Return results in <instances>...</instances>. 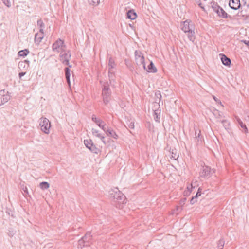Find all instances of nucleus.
Instances as JSON below:
<instances>
[{"label": "nucleus", "mask_w": 249, "mask_h": 249, "mask_svg": "<svg viewBox=\"0 0 249 249\" xmlns=\"http://www.w3.org/2000/svg\"><path fill=\"white\" fill-rule=\"evenodd\" d=\"M108 196L119 204H124L125 201V196L117 188H111L108 191Z\"/></svg>", "instance_id": "obj_1"}, {"label": "nucleus", "mask_w": 249, "mask_h": 249, "mask_svg": "<svg viewBox=\"0 0 249 249\" xmlns=\"http://www.w3.org/2000/svg\"><path fill=\"white\" fill-rule=\"evenodd\" d=\"M111 91L108 83H105L102 88L103 100L105 105H107L110 100Z\"/></svg>", "instance_id": "obj_2"}, {"label": "nucleus", "mask_w": 249, "mask_h": 249, "mask_svg": "<svg viewBox=\"0 0 249 249\" xmlns=\"http://www.w3.org/2000/svg\"><path fill=\"white\" fill-rule=\"evenodd\" d=\"M66 49H67L66 45L64 41L60 39L56 40L52 45L53 51L57 53H60Z\"/></svg>", "instance_id": "obj_3"}, {"label": "nucleus", "mask_w": 249, "mask_h": 249, "mask_svg": "<svg viewBox=\"0 0 249 249\" xmlns=\"http://www.w3.org/2000/svg\"><path fill=\"white\" fill-rule=\"evenodd\" d=\"M71 57L70 51L66 49L59 54L60 61L64 65L71 67V65H70L69 61Z\"/></svg>", "instance_id": "obj_4"}, {"label": "nucleus", "mask_w": 249, "mask_h": 249, "mask_svg": "<svg viewBox=\"0 0 249 249\" xmlns=\"http://www.w3.org/2000/svg\"><path fill=\"white\" fill-rule=\"evenodd\" d=\"M39 125L41 130L45 134H48L50 133L51 123L50 121L46 118L41 117L39 119Z\"/></svg>", "instance_id": "obj_5"}, {"label": "nucleus", "mask_w": 249, "mask_h": 249, "mask_svg": "<svg viewBox=\"0 0 249 249\" xmlns=\"http://www.w3.org/2000/svg\"><path fill=\"white\" fill-rule=\"evenodd\" d=\"M135 61L138 66H142L144 70H146L145 59L142 53L139 51L135 52Z\"/></svg>", "instance_id": "obj_6"}, {"label": "nucleus", "mask_w": 249, "mask_h": 249, "mask_svg": "<svg viewBox=\"0 0 249 249\" xmlns=\"http://www.w3.org/2000/svg\"><path fill=\"white\" fill-rule=\"evenodd\" d=\"M116 67V64L114 60L110 57L108 59V76L109 80L111 82V80H113L114 77V71L113 69Z\"/></svg>", "instance_id": "obj_7"}, {"label": "nucleus", "mask_w": 249, "mask_h": 249, "mask_svg": "<svg viewBox=\"0 0 249 249\" xmlns=\"http://www.w3.org/2000/svg\"><path fill=\"white\" fill-rule=\"evenodd\" d=\"M215 172V170L213 169H211V167L209 166H203L202 168V171L200 173V176L202 177H204L205 178H210L214 173Z\"/></svg>", "instance_id": "obj_8"}, {"label": "nucleus", "mask_w": 249, "mask_h": 249, "mask_svg": "<svg viewBox=\"0 0 249 249\" xmlns=\"http://www.w3.org/2000/svg\"><path fill=\"white\" fill-rule=\"evenodd\" d=\"M10 99V96L8 91L5 90L0 91V106L7 103Z\"/></svg>", "instance_id": "obj_9"}, {"label": "nucleus", "mask_w": 249, "mask_h": 249, "mask_svg": "<svg viewBox=\"0 0 249 249\" xmlns=\"http://www.w3.org/2000/svg\"><path fill=\"white\" fill-rule=\"evenodd\" d=\"M84 143L87 148L89 149L92 152L98 154L99 149L94 145L91 140H85Z\"/></svg>", "instance_id": "obj_10"}, {"label": "nucleus", "mask_w": 249, "mask_h": 249, "mask_svg": "<svg viewBox=\"0 0 249 249\" xmlns=\"http://www.w3.org/2000/svg\"><path fill=\"white\" fill-rule=\"evenodd\" d=\"M191 22L189 20H186L183 22L181 29L184 32L187 33V32L190 31L193 29V25L192 24H190Z\"/></svg>", "instance_id": "obj_11"}, {"label": "nucleus", "mask_w": 249, "mask_h": 249, "mask_svg": "<svg viewBox=\"0 0 249 249\" xmlns=\"http://www.w3.org/2000/svg\"><path fill=\"white\" fill-rule=\"evenodd\" d=\"M229 5L231 8L233 10H238L241 6L240 0H230Z\"/></svg>", "instance_id": "obj_12"}, {"label": "nucleus", "mask_w": 249, "mask_h": 249, "mask_svg": "<svg viewBox=\"0 0 249 249\" xmlns=\"http://www.w3.org/2000/svg\"><path fill=\"white\" fill-rule=\"evenodd\" d=\"M91 233L88 232L85 234V235L81 240H79L78 244L79 245H81L82 244H83L84 243L89 242V240L91 239Z\"/></svg>", "instance_id": "obj_13"}, {"label": "nucleus", "mask_w": 249, "mask_h": 249, "mask_svg": "<svg viewBox=\"0 0 249 249\" xmlns=\"http://www.w3.org/2000/svg\"><path fill=\"white\" fill-rule=\"evenodd\" d=\"M107 135L108 136H110L115 139H117L118 136L116 132L111 128H107L105 131Z\"/></svg>", "instance_id": "obj_14"}, {"label": "nucleus", "mask_w": 249, "mask_h": 249, "mask_svg": "<svg viewBox=\"0 0 249 249\" xmlns=\"http://www.w3.org/2000/svg\"><path fill=\"white\" fill-rule=\"evenodd\" d=\"M44 36V32H39L35 35V42L36 44H39Z\"/></svg>", "instance_id": "obj_15"}, {"label": "nucleus", "mask_w": 249, "mask_h": 249, "mask_svg": "<svg viewBox=\"0 0 249 249\" xmlns=\"http://www.w3.org/2000/svg\"><path fill=\"white\" fill-rule=\"evenodd\" d=\"M221 56V60L223 65L225 66H230L231 63V61L230 58H228L224 54H220Z\"/></svg>", "instance_id": "obj_16"}, {"label": "nucleus", "mask_w": 249, "mask_h": 249, "mask_svg": "<svg viewBox=\"0 0 249 249\" xmlns=\"http://www.w3.org/2000/svg\"><path fill=\"white\" fill-rule=\"evenodd\" d=\"M148 72L155 73L157 71L156 68L155 67L153 63L151 62L145 70Z\"/></svg>", "instance_id": "obj_17"}, {"label": "nucleus", "mask_w": 249, "mask_h": 249, "mask_svg": "<svg viewBox=\"0 0 249 249\" xmlns=\"http://www.w3.org/2000/svg\"><path fill=\"white\" fill-rule=\"evenodd\" d=\"M160 110L157 109L154 111L153 117L156 122H159L160 118Z\"/></svg>", "instance_id": "obj_18"}, {"label": "nucleus", "mask_w": 249, "mask_h": 249, "mask_svg": "<svg viewBox=\"0 0 249 249\" xmlns=\"http://www.w3.org/2000/svg\"><path fill=\"white\" fill-rule=\"evenodd\" d=\"M18 67L20 71H26L28 69L29 67L28 65L25 63L24 62L20 61L18 63Z\"/></svg>", "instance_id": "obj_19"}, {"label": "nucleus", "mask_w": 249, "mask_h": 249, "mask_svg": "<svg viewBox=\"0 0 249 249\" xmlns=\"http://www.w3.org/2000/svg\"><path fill=\"white\" fill-rule=\"evenodd\" d=\"M127 18L131 20L135 19L137 17V14L134 10H129L127 13Z\"/></svg>", "instance_id": "obj_20"}, {"label": "nucleus", "mask_w": 249, "mask_h": 249, "mask_svg": "<svg viewBox=\"0 0 249 249\" xmlns=\"http://www.w3.org/2000/svg\"><path fill=\"white\" fill-rule=\"evenodd\" d=\"M216 12L218 16L222 18H226L227 17V13L221 8L218 7Z\"/></svg>", "instance_id": "obj_21"}, {"label": "nucleus", "mask_w": 249, "mask_h": 249, "mask_svg": "<svg viewBox=\"0 0 249 249\" xmlns=\"http://www.w3.org/2000/svg\"><path fill=\"white\" fill-rule=\"evenodd\" d=\"M186 33H188L187 36L188 39L194 42L195 39V32L193 30H191L190 31L187 32Z\"/></svg>", "instance_id": "obj_22"}, {"label": "nucleus", "mask_w": 249, "mask_h": 249, "mask_svg": "<svg viewBox=\"0 0 249 249\" xmlns=\"http://www.w3.org/2000/svg\"><path fill=\"white\" fill-rule=\"evenodd\" d=\"M37 25L39 27V32H44L45 25L42 20H38L37 22Z\"/></svg>", "instance_id": "obj_23"}, {"label": "nucleus", "mask_w": 249, "mask_h": 249, "mask_svg": "<svg viewBox=\"0 0 249 249\" xmlns=\"http://www.w3.org/2000/svg\"><path fill=\"white\" fill-rule=\"evenodd\" d=\"M39 187L42 190H45L49 188L50 184L47 182H42L40 183Z\"/></svg>", "instance_id": "obj_24"}, {"label": "nucleus", "mask_w": 249, "mask_h": 249, "mask_svg": "<svg viewBox=\"0 0 249 249\" xmlns=\"http://www.w3.org/2000/svg\"><path fill=\"white\" fill-rule=\"evenodd\" d=\"M65 75H66V78L67 79V81L69 84L70 83V71L69 68H66L65 69Z\"/></svg>", "instance_id": "obj_25"}, {"label": "nucleus", "mask_w": 249, "mask_h": 249, "mask_svg": "<svg viewBox=\"0 0 249 249\" xmlns=\"http://www.w3.org/2000/svg\"><path fill=\"white\" fill-rule=\"evenodd\" d=\"M29 53V51H28V50L25 49V50H21V51H19L18 53V54L20 56L24 57V56H26V55H27V54Z\"/></svg>", "instance_id": "obj_26"}, {"label": "nucleus", "mask_w": 249, "mask_h": 249, "mask_svg": "<svg viewBox=\"0 0 249 249\" xmlns=\"http://www.w3.org/2000/svg\"><path fill=\"white\" fill-rule=\"evenodd\" d=\"M213 113L216 118L220 119L222 118V114L221 112L217 109H214Z\"/></svg>", "instance_id": "obj_27"}, {"label": "nucleus", "mask_w": 249, "mask_h": 249, "mask_svg": "<svg viewBox=\"0 0 249 249\" xmlns=\"http://www.w3.org/2000/svg\"><path fill=\"white\" fill-rule=\"evenodd\" d=\"M237 121L240 126L244 130V132L246 133L248 131L246 125L243 123L242 121L239 118H237Z\"/></svg>", "instance_id": "obj_28"}, {"label": "nucleus", "mask_w": 249, "mask_h": 249, "mask_svg": "<svg viewBox=\"0 0 249 249\" xmlns=\"http://www.w3.org/2000/svg\"><path fill=\"white\" fill-rule=\"evenodd\" d=\"M97 125L100 128H101L104 132L107 128V127L106 126V124H105V123L102 120V121H101V123H99L97 124Z\"/></svg>", "instance_id": "obj_29"}, {"label": "nucleus", "mask_w": 249, "mask_h": 249, "mask_svg": "<svg viewBox=\"0 0 249 249\" xmlns=\"http://www.w3.org/2000/svg\"><path fill=\"white\" fill-rule=\"evenodd\" d=\"M91 131L93 135L95 137L99 138L102 135V134L99 132V131L96 129L92 128Z\"/></svg>", "instance_id": "obj_30"}, {"label": "nucleus", "mask_w": 249, "mask_h": 249, "mask_svg": "<svg viewBox=\"0 0 249 249\" xmlns=\"http://www.w3.org/2000/svg\"><path fill=\"white\" fill-rule=\"evenodd\" d=\"M225 241L223 239L219 240L217 243V248L218 249H223L224 246Z\"/></svg>", "instance_id": "obj_31"}, {"label": "nucleus", "mask_w": 249, "mask_h": 249, "mask_svg": "<svg viewBox=\"0 0 249 249\" xmlns=\"http://www.w3.org/2000/svg\"><path fill=\"white\" fill-rule=\"evenodd\" d=\"M89 4L93 6H97L100 3V0H88Z\"/></svg>", "instance_id": "obj_32"}, {"label": "nucleus", "mask_w": 249, "mask_h": 249, "mask_svg": "<svg viewBox=\"0 0 249 249\" xmlns=\"http://www.w3.org/2000/svg\"><path fill=\"white\" fill-rule=\"evenodd\" d=\"M170 155H171L170 156V158L174 160H176L178 157V156L177 155L176 153H174L173 150L171 153H170Z\"/></svg>", "instance_id": "obj_33"}, {"label": "nucleus", "mask_w": 249, "mask_h": 249, "mask_svg": "<svg viewBox=\"0 0 249 249\" xmlns=\"http://www.w3.org/2000/svg\"><path fill=\"white\" fill-rule=\"evenodd\" d=\"M183 210L182 207H179L178 206H177L176 209L173 211L172 214H177L178 213H179L182 211Z\"/></svg>", "instance_id": "obj_34"}, {"label": "nucleus", "mask_w": 249, "mask_h": 249, "mask_svg": "<svg viewBox=\"0 0 249 249\" xmlns=\"http://www.w3.org/2000/svg\"><path fill=\"white\" fill-rule=\"evenodd\" d=\"M92 120L97 124V125L102 121V120L97 118L94 115L92 116Z\"/></svg>", "instance_id": "obj_35"}, {"label": "nucleus", "mask_w": 249, "mask_h": 249, "mask_svg": "<svg viewBox=\"0 0 249 249\" xmlns=\"http://www.w3.org/2000/svg\"><path fill=\"white\" fill-rule=\"evenodd\" d=\"M221 123L223 124L224 127L226 129L228 128V126H229V123L227 120H223L221 121Z\"/></svg>", "instance_id": "obj_36"}, {"label": "nucleus", "mask_w": 249, "mask_h": 249, "mask_svg": "<svg viewBox=\"0 0 249 249\" xmlns=\"http://www.w3.org/2000/svg\"><path fill=\"white\" fill-rule=\"evenodd\" d=\"M3 4L7 7H9L11 6V2L10 0H1Z\"/></svg>", "instance_id": "obj_37"}, {"label": "nucleus", "mask_w": 249, "mask_h": 249, "mask_svg": "<svg viewBox=\"0 0 249 249\" xmlns=\"http://www.w3.org/2000/svg\"><path fill=\"white\" fill-rule=\"evenodd\" d=\"M128 126H129V128H130V129H134V122L132 121H129V123L128 124Z\"/></svg>", "instance_id": "obj_38"}, {"label": "nucleus", "mask_w": 249, "mask_h": 249, "mask_svg": "<svg viewBox=\"0 0 249 249\" xmlns=\"http://www.w3.org/2000/svg\"><path fill=\"white\" fill-rule=\"evenodd\" d=\"M193 187H195V186H193V183H192L190 186H188L187 187V190L188 192V193H190L192 191V189Z\"/></svg>", "instance_id": "obj_39"}, {"label": "nucleus", "mask_w": 249, "mask_h": 249, "mask_svg": "<svg viewBox=\"0 0 249 249\" xmlns=\"http://www.w3.org/2000/svg\"><path fill=\"white\" fill-rule=\"evenodd\" d=\"M186 200V199L185 198H183V199H181V200H180V201H179V204H180V205H181V207H182V206L184 205V204H185V203Z\"/></svg>", "instance_id": "obj_40"}, {"label": "nucleus", "mask_w": 249, "mask_h": 249, "mask_svg": "<svg viewBox=\"0 0 249 249\" xmlns=\"http://www.w3.org/2000/svg\"><path fill=\"white\" fill-rule=\"evenodd\" d=\"M213 99L218 103L219 104V105H220L221 106H223V105L222 104V103L217 98H216L214 96H213Z\"/></svg>", "instance_id": "obj_41"}, {"label": "nucleus", "mask_w": 249, "mask_h": 249, "mask_svg": "<svg viewBox=\"0 0 249 249\" xmlns=\"http://www.w3.org/2000/svg\"><path fill=\"white\" fill-rule=\"evenodd\" d=\"M155 95L158 97V96H159V102L160 101V98H161V95L160 94V92L159 91H157L156 93H155Z\"/></svg>", "instance_id": "obj_42"}, {"label": "nucleus", "mask_w": 249, "mask_h": 249, "mask_svg": "<svg viewBox=\"0 0 249 249\" xmlns=\"http://www.w3.org/2000/svg\"><path fill=\"white\" fill-rule=\"evenodd\" d=\"M99 138L101 139V140L104 144H106V141L105 140V137L104 136L102 135Z\"/></svg>", "instance_id": "obj_43"}, {"label": "nucleus", "mask_w": 249, "mask_h": 249, "mask_svg": "<svg viewBox=\"0 0 249 249\" xmlns=\"http://www.w3.org/2000/svg\"><path fill=\"white\" fill-rule=\"evenodd\" d=\"M196 202V198L195 197H193L192 199L190 200V203L191 204H194Z\"/></svg>", "instance_id": "obj_44"}, {"label": "nucleus", "mask_w": 249, "mask_h": 249, "mask_svg": "<svg viewBox=\"0 0 249 249\" xmlns=\"http://www.w3.org/2000/svg\"><path fill=\"white\" fill-rule=\"evenodd\" d=\"M195 133H196V139L197 140V142H198L199 141V137H200V136L201 135V134H200V131H199V133H198L197 136H196V131H195Z\"/></svg>", "instance_id": "obj_45"}, {"label": "nucleus", "mask_w": 249, "mask_h": 249, "mask_svg": "<svg viewBox=\"0 0 249 249\" xmlns=\"http://www.w3.org/2000/svg\"><path fill=\"white\" fill-rule=\"evenodd\" d=\"M26 74V72H20L19 74H18V76H19V78H21L22 76H23L24 75H25Z\"/></svg>", "instance_id": "obj_46"}, {"label": "nucleus", "mask_w": 249, "mask_h": 249, "mask_svg": "<svg viewBox=\"0 0 249 249\" xmlns=\"http://www.w3.org/2000/svg\"><path fill=\"white\" fill-rule=\"evenodd\" d=\"M199 190V189L198 190ZM201 195V193L200 191H198L196 196H194L196 198L198 196Z\"/></svg>", "instance_id": "obj_47"}, {"label": "nucleus", "mask_w": 249, "mask_h": 249, "mask_svg": "<svg viewBox=\"0 0 249 249\" xmlns=\"http://www.w3.org/2000/svg\"><path fill=\"white\" fill-rule=\"evenodd\" d=\"M23 62H24L25 63H26L27 65H28V67H29L30 61L29 60H25L23 61Z\"/></svg>", "instance_id": "obj_48"}, {"label": "nucleus", "mask_w": 249, "mask_h": 249, "mask_svg": "<svg viewBox=\"0 0 249 249\" xmlns=\"http://www.w3.org/2000/svg\"><path fill=\"white\" fill-rule=\"evenodd\" d=\"M24 192L25 193H26L27 194H28V189H27V188L26 187H25V188H24L23 189Z\"/></svg>", "instance_id": "obj_49"}, {"label": "nucleus", "mask_w": 249, "mask_h": 249, "mask_svg": "<svg viewBox=\"0 0 249 249\" xmlns=\"http://www.w3.org/2000/svg\"><path fill=\"white\" fill-rule=\"evenodd\" d=\"M184 196H187V195H189L190 194V193H188V192L187 190H185L184 192Z\"/></svg>", "instance_id": "obj_50"}, {"label": "nucleus", "mask_w": 249, "mask_h": 249, "mask_svg": "<svg viewBox=\"0 0 249 249\" xmlns=\"http://www.w3.org/2000/svg\"><path fill=\"white\" fill-rule=\"evenodd\" d=\"M244 42L248 47H249V41L245 40Z\"/></svg>", "instance_id": "obj_51"}, {"label": "nucleus", "mask_w": 249, "mask_h": 249, "mask_svg": "<svg viewBox=\"0 0 249 249\" xmlns=\"http://www.w3.org/2000/svg\"><path fill=\"white\" fill-rule=\"evenodd\" d=\"M249 120V115L248 116V120Z\"/></svg>", "instance_id": "obj_52"}, {"label": "nucleus", "mask_w": 249, "mask_h": 249, "mask_svg": "<svg viewBox=\"0 0 249 249\" xmlns=\"http://www.w3.org/2000/svg\"><path fill=\"white\" fill-rule=\"evenodd\" d=\"M199 5L201 8H203V7L201 6V3H200V4H199Z\"/></svg>", "instance_id": "obj_53"}, {"label": "nucleus", "mask_w": 249, "mask_h": 249, "mask_svg": "<svg viewBox=\"0 0 249 249\" xmlns=\"http://www.w3.org/2000/svg\"><path fill=\"white\" fill-rule=\"evenodd\" d=\"M88 245H89V244H88L85 245V246H88Z\"/></svg>", "instance_id": "obj_54"}]
</instances>
